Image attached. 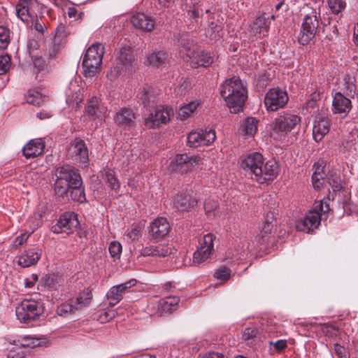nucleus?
<instances>
[{"mask_svg":"<svg viewBox=\"0 0 358 358\" xmlns=\"http://www.w3.org/2000/svg\"><path fill=\"white\" fill-rule=\"evenodd\" d=\"M332 106L334 114H339L345 117L352 109V102L350 98L338 92L334 96Z\"/></svg>","mask_w":358,"mask_h":358,"instance_id":"obj_22","label":"nucleus"},{"mask_svg":"<svg viewBox=\"0 0 358 358\" xmlns=\"http://www.w3.org/2000/svg\"><path fill=\"white\" fill-rule=\"evenodd\" d=\"M173 115V110L169 106H158L155 113H150L145 119V124L148 128L159 127L162 124L169 122L171 115Z\"/></svg>","mask_w":358,"mask_h":358,"instance_id":"obj_14","label":"nucleus"},{"mask_svg":"<svg viewBox=\"0 0 358 358\" xmlns=\"http://www.w3.org/2000/svg\"><path fill=\"white\" fill-rule=\"evenodd\" d=\"M301 122V117L292 112H282L274 120L272 131L280 136L290 132Z\"/></svg>","mask_w":358,"mask_h":358,"instance_id":"obj_8","label":"nucleus"},{"mask_svg":"<svg viewBox=\"0 0 358 358\" xmlns=\"http://www.w3.org/2000/svg\"><path fill=\"white\" fill-rule=\"evenodd\" d=\"M136 120L135 114L129 108H122L114 116L115 122L120 126H130Z\"/></svg>","mask_w":358,"mask_h":358,"instance_id":"obj_29","label":"nucleus"},{"mask_svg":"<svg viewBox=\"0 0 358 358\" xmlns=\"http://www.w3.org/2000/svg\"><path fill=\"white\" fill-rule=\"evenodd\" d=\"M262 161H264V159L260 153L253 152L241 159V166L250 177H255L258 176L257 173H262L261 171Z\"/></svg>","mask_w":358,"mask_h":358,"instance_id":"obj_16","label":"nucleus"},{"mask_svg":"<svg viewBox=\"0 0 358 358\" xmlns=\"http://www.w3.org/2000/svg\"><path fill=\"white\" fill-rule=\"evenodd\" d=\"M274 239V229L271 225L263 226L259 234L256 237L257 243L260 245H268Z\"/></svg>","mask_w":358,"mask_h":358,"instance_id":"obj_34","label":"nucleus"},{"mask_svg":"<svg viewBox=\"0 0 358 358\" xmlns=\"http://www.w3.org/2000/svg\"><path fill=\"white\" fill-rule=\"evenodd\" d=\"M199 133L201 134V140L203 145L211 144L216 138L215 131L212 128L200 129Z\"/></svg>","mask_w":358,"mask_h":358,"instance_id":"obj_43","label":"nucleus"},{"mask_svg":"<svg viewBox=\"0 0 358 358\" xmlns=\"http://www.w3.org/2000/svg\"><path fill=\"white\" fill-rule=\"evenodd\" d=\"M328 4L334 13H338L343 10L345 7V3L343 0H329Z\"/></svg>","mask_w":358,"mask_h":358,"instance_id":"obj_55","label":"nucleus"},{"mask_svg":"<svg viewBox=\"0 0 358 358\" xmlns=\"http://www.w3.org/2000/svg\"><path fill=\"white\" fill-rule=\"evenodd\" d=\"M330 120L324 115H318L314 121L313 137L316 142H320L329 133Z\"/></svg>","mask_w":358,"mask_h":358,"instance_id":"obj_23","label":"nucleus"},{"mask_svg":"<svg viewBox=\"0 0 358 358\" xmlns=\"http://www.w3.org/2000/svg\"><path fill=\"white\" fill-rule=\"evenodd\" d=\"M79 225L78 215L73 212H66L59 216L57 223L52 226L54 234H72Z\"/></svg>","mask_w":358,"mask_h":358,"instance_id":"obj_11","label":"nucleus"},{"mask_svg":"<svg viewBox=\"0 0 358 358\" xmlns=\"http://www.w3.org/2000/svg\"><path fill=\"white\" fill-rule=\"evenodd\" d=\"M137 280L134 278L112 287L107 292L106 296L109 301V306H114L118 303L123 298V296L129 292V289L135 286Z\"/></svg>","mask_w":358,"mask_h":358,"instance_id":"obj_17","label":"nucleus"},{"mask_svg":"<svg viewBox=\"0 0 358 358\" xmlns=\"http://www.w3.org/2000/svg\"><path fill=\"white\" fill-rule=\"evenodd\" d=\"M257 334V330L255 328L248 327L244 330L243 337L245 341H250L255 337H256Z\"/></svg>","mask_w":358,"mask_h":358,"instance_id":"obj_60","label":"nucleus"},{"mask_svg":"<svg viewBox=\"0 0 358 358\" xmlns=\"http://www.w3.org/2000/svg\"><path fill=\"white\" fill-rule=\"evenodd\" d=\"M259 120L253 117H248L245 119L241 124L239 132L241 135L253 136L257 131Z\"/></svg>","mask_w":358,"mask_h":358,"instance_id":"obj_31","label":"nucleus"},{"mask_svg":"<svg viewBox=\"0 0 358 358\" xmlns=\"http://www.w3.org/2000/svg\"><path fill=\"white\" fill-rule=\"evenodd\" d=\"M206 34L210 40H218L222 36V26L221 23L212 21L209 23Z\"/></svg>","mask_w":358,"mask_h":358,"instance_id":"obj_37","label":"nucleus"},{"mask_svg":"<svg viewBox=\"0 0 358 358\" xmlns=\"http://www.w3.org/2000/svg\"><path fill=\"white\" fill-rule=\"evenodd\" d=\"M196 203V199L186 192L177 194L173 201V208L178 211H189Z\"/></svg>","mask_w":358,"mask_h":358,"instance_id":"obj_25","label":"nucleus"},{"mask_svg":"<svg viewBox=\"0 0 358 358\" xmlns=\"http://www.w3.org/2000/svg\"><path fill=\"white\" fill-rule=\"evenodd\" d=\"M92 299V290L87 287L82 292H80L78 297L76 299L74 302L76 310H80L88 306L90 304Z\"/></svg>","mask_w":358,"mask_h":358,"instance_id":"obj_35","label":"nucleus"},{"mask_svg":"<svg viewBox=\"0 0 358 358\" xmlns=\"http://www.w3.org/2000/svg\"><path fill=\"white\" fill-rule=\"evenodd\" d=\"M201 134L199 130L191 131L187 136V144L192 148H196L203 145L202 140H201Z\"/></svg>","mask_w":358,"mask_h":358,"instance_id":"obj_44","label":"nucleus"},{"mask_svg":"<svg viewBox=\"0 0 358 358\" xmlns=\"http://www.w3.org/2000/svg\"><path fill=\"white\" fill-rule=\"evenodd\" d=\"M131 22L135 28L144 31H151L155 25V20L143 13H137L131 18Z\"/></svg>","mask_w":358,"mask_h":358,"instance_id":"obj_26","label":"nucleus"},{"mask_svg":"<svg viewBox=\"0 0 358 358\" xmlns=\"http://www.w3.org/2000/svg\"><path fill=\"white\" fill-rule=\"evenodd\" d=\"M188 60L190 61L192 66L197 68L199 66L208 67L213 62V56L210 52L206 50L195 51Z\"/></svg>","mask_w":358,"mask_h":358,"instance_id":"obj_28","label":"nucleus"},{"mask_svg":"<svg viewBox=\"0 0 358 358\" xmlns=\"http://www.w3.org/2000/svg\"><path fill=\"white\" fill-rule=\"evenodd\" d=\"M215 236L213 234H207L199 240V245L193 254L194 263L201 264L207 260L214 251L213 241Z\"/></svg>","mask_w":358,"mask_h":358,"instance_id":"obj_13","label":"nucleus"},{"mask_svg":"<svg viewBox=\"0 0 358 358\" xmlns=\"http://www.w3.org/2000/svg\"><path fill=\"white\" fill-rule=\"evenodd\" d=\"M76 307L74 304L70 303H64L59 306L57 308V313L59 316L66 317L70 313H74Z\"/></svg>","mask_w":358,"mask_h":358,"instance_id":"obj_46","label":"nucleus"},{"mask_svg":"<svg viewBox=\"0 0 358 358\" xmlns=\"http://www.w3.org/2000/svg\"><path fill=\"white\" fill-rule=\"evenodd\" d=\"M334 350L336 355L338 358H347L348 353L345 348L343 346L338 343H336L334 345Z\"/></svg>","mask_w":358,"mask_h":358,"instance_id":"obj_61","label":"nucleus"},{"mask_svg":"<svg viewBox=\"0 0 358 358\" xmlns=\"http://www.w3.org/2000/svg\"><path fill=\"white\" fill-rule=\"evenodd\" d=\"M42 250L38 247L33 246L24 250V252L18 255L17 263L23 268H27L36 265L41 257Z\"/></svg>","mask_w":358,"mask_h":358,"instance_id":"obj_20","label":"nucleus"},{"mask_svg":"<svg viewBox=\"0 0 358 358\" xmlns=\"http://www.w3.org/2000/svg\"><path fill=\"white\" fill-rule=\"evenodd\" d=\"M107 112V107L99 96L90 95L86 99L84 114L90 119L102 120Z\"/></svg>","mask_w":358,"mask_h":358,"instance_id":"obj_10","label":"nucleus"},{"mask_svg":"<svg viewBox=\"0 0 358 358\" xmlns=\"http://www.w3.org/2000/svg\"><path fill=\"white\" fill-rule=\"evenodd\" d=\"M138 98L145 107H152L155 104V96L152 88L148 85L138 90Z\"/></svg>","mask_w":358,"mask_h":358,"instance_id":"obj_33","label":"nucleus"},{"mask_svg":"<svg viewBox=\"0 0 358 358\" xmlns=\"http://www.w3.org/2000/svg\"><path fill=\"white\" fill-rule=\"evenodd\" d=\"M54 191L57 196H67L69 187L74 185H83L82 178L79 171L75 167L63 164L55 169L53 174Z\"/></svg>","mask_w":358,"mask_h":358,"instance_id":"obj_2","label":"nucleus"},{"mask_svg":"<svg viewBox=\"0 0 358 358\" xmlns=\"http://www.w3.org/2000/svg\"><path fill=\"white\" fill-rule=\"evenodd\" d=\"M10 42V32L9 30L3 27L0 26V48H6Z\"/></svg>","mask_w":358,"mask_h":358,"instance_id":"obj_51","label":"nucleus"},{"mask_svg":"<svg viewBox=\"0 0 358 358\" xmlns=\"http://www.w3.org/2000/svg\"><path fill=\"white\" fill-rule=\"evenodd\" d=\"M43 303L31 299H24L15 307V315L20 322L29 323L38 319L43 313Z\"/></svg>","mask_w":358,"mask_h":358,"instance_id":"obj_6","label":"nucleus"},{"mask_svg":"<svg viewBox=\"0 0 358 358\" xmlns=\"http://www.w3.org/2000/svg\"><path fill=\"white\" fill-rule=\"evenodd\" d=\"M187 17L191 20V23L194 26V24L198 22L199 17V13L196 8L189 9L187 13Z\"/></svg>","mask_w":358,"mask_h":358,"instance_id":"obj_59","label":"nucleus"},{"mask_svg":"<svg viewBox=\"0 0 358 358\" xmlns=\"http://www.w3.org/2000/svg\"><path fill=\"white\" fill-rule=\"evenodd\" d=\"M287 92L279 87L270 89L264 97V106L268 111L274 112L282 108L287 103Z\"/></svg>","mask_w":358,"mask_h":358,"instance_id":"obj_9","label":"nucleus"},{"mask_svg":"<svg viewBox=\"0 0 358 358\" xmlns=\"http://www.w3.org/2000/svg\"><path fill=\"white\" fill-rule=\"evenodd\" d=\"M275 215L274 213L271 211H268L266 215L264 216V225H271L273 227V229H274V227L275 225Z\"/></svg>","mask_w":358,"mask_h":358,"instance_id":"obj_64","label":"nucleus"},{"mask_svg":"<svg viewBox=\"0 0 358 358\" xmlns=\"http://www.w3.org/2000/svg\"><path fill=\"white\" fill-rule=\"evenodd\" d=\"M136 55L129 45L122 47L115 60V64L111 69V73L117 77L122 73H130L136 64Z\"/></svg>","mask_w":358,"mask_h":358,"instance_id":"obj_7","label":"nucleus"},{"mask_svg":"<svg viewBox=\"0 0 358 358\" xmlns=\"http://www.w3.org/2000/svg\"><path fill=\"white\" fill-rule=\"evenodd\" d=\"M156 256L165 257L173 253L174 248L169 247L167 245H155Z\"/></svg>","mask_w":358,"mask_h":358,"instance_id":"obj_54","label":"nucleus"},{"mask_svg":"<svg viewBox=\"0 0 358 358\" xmlns=\"http://www.w3.org/2000/svg\"><path fill=\"white\" fill-rule=\"evenodd\" d=\"M356 92V86L353 83L352 81L350 80V78H348V79L345 78V83H344V94L349 97L352 98L354 97Z\"/></svg>","mask_w":358,"mask_h":358,"instance_id":"obj_53","label":"nucleus"},{"mask_svg":"<svg viewBox=\"0 0 358 358\" xmlns=\"http://www.w3.org/2000/svg\"><path fill=\"white\" fill-rule=\"evenodd\" d=\"M329 211V205L327 201L321 200L315 202L313 208L309 210L303 219L296 222V229L299 231L310 233L318 227L321 220L327 218Z\"/></svg>","mask_w":358,"mask_h":358,"instance_id":"obj_3","label":"nucleus"},{"mask_svg":"<svg viewBox=\"0 0 358 358\" xmlns=\"http://www.w3.org/2000/svg\"><path fill=\"white\" fill-rule=\"evenodd\" d=\"M39 345L38 339H35L29 337H24L22 343L24 347H29L34 348Z\"/></svg>","mask_w":358,"mask_h":358,"instance_id":"obj_63","label":"nucleus"},{"mask_svg":"<svg viewBox=\"0 0 358 358\" xmlns=\"http://www.w3.org/2000/svg\"><path fill=\"white\" fill-rule=\"evenodd\" d=\"M213 276L217 280L227 281L231 276V270L226 266H221L215 271Z\"/></svg>","mask_w":358,"mask_h":358,"instance_id":"obj_49","label":"nucleus"},{"mask_svg":"<svg viewBox=\"0 0 358 358\" xmlns=\"http://www.w3.org/2000/svg\"><path fill=\"white\" fill-rule=\"evenodd\" d=\"M217 202L211 199H206L203 203L204 210L208 216L215 215V211L217 210Z\"/></svg>","mask_w":358,"mask_h":358,"instance_id":"obj_50","label":"nucleus"},{"mask_svg":"<svg viewBox=\"0 0 358 358\" xmlns=\"http://www.w3.org/2000/svg\"><path fill=\"white\" fill-rule=\"evenodd\" d=\"M45 101V97L42 96L41 93L38 92H34L33 93H29V96L27 99V102L29 104L35 105V106H41Z\"/></svg>","mask_w":358,"mask_h":358,"instance_id":"obj_47","label":"nucleus"},{"mask_svg":"<svg viewBox=\"0 0 358 358\" xmlns=\"http://www.w3.org/2000/svg\"><path fill=\"white\" fill-rule=\"evenodd\" d=\"M108 250L114 260L118 259L122 253V245L117 241H112L109 245Z\"/></svg>","mask_w":358,"mask_h":358,"instance_id":"obj_48","label":"nucleus"},{"mask_svg":"<svg viewBox=\"0 0 358 358\" xmlns=\"http://www.w3.org/2000/svg\"><path fill=\"white\" fill-rule=\"evenodd\" d=\"M199 104L200 102L196 100L180 107L178 113V118L185 120L190 117Z\"/></svg>","mask_w":358,"mask_h":358,"instance_id":"obj_39","label":"nucleus"},{"mask_svg":"<svg viewBox=\"0 0 358 358\" xmlns=\"http://www.w3.org/2000/svg\"><path fill=\"white\" fill-rule=\"evenodd\" d=\"M270 345H273L275 351L280 352L287 348V344L286 340H278L275 342H270Z\"/></svg>","mask_w":358,"mask_h":358,"instance_id":"obj_62","label":"nucleus"},{"mask_svg":"<svg viewBox=\"0 0 358 358\" xmlns=\"http://www.w3.org/2000/svg\"><path fill=\"white\" fill-rule=\"evenodd\" d=\"M103 180L112 190L117 192L120 189V184L113 171H106L103 176Z\"/></svg>","mask_w":358,"mask_h":358,"instance_id":"obj_42","label":"nucleus"},{"mask_svg":"<svg viewBox=\"0 0 358 358\" xmlns=\"http://www.w3.org/2000/svg\"><path fill=\"white\" fill-rule=\"evenodd\" d=\"M313 168L315 169L312 176V183L315 189L320 188L323 184L327 181V176L324 177V172L323 168L318 163H315Z\"/></svg>","mask_w":358,"mask_h":358,"instance_id":"obj_36","label":"nucleus"},{"mask_svg":"<svg viewBox=\"0 0 358 358\" xmlns=\"http://www.w3.org/2000/svg\"><path fill=\"white\" fill-rule=\"evenodd\" d=\"M170 225L164 217H157L150 222L148 234L152 238L159 241L164 238L169 232Z\"/></svg>","mask_w":358,"mask_h":358,"instance_id":"obj_21","label":"nucleus"},{"mask_svg":"<svg viewBox=\"0 0 358 358\" xmlns=\"http://www.w3.org/2000/svg\"><path fill=\"white\" fill-rule=\"evenodd\" d=\"M320 13L316 9H311L303 19L298 36V41L304 45L308 44L315 36L319 27Z\"/></svg>","mask_w":358,"mask_h":358,"instance_id":"obj_5","label":"nucleus"},{"mask_svg":"<svg viewBox=\"0 0 358 358\" xmlns=\"http://www.w3.org/2000/svg\"><path fill=\"white\" fill-rule=\"evenodd\" d=\"M179 43L180 46L185 50V55L187 58L192 55V54L196 51V43L193 40L182 36L179 39Z\"/></svg>","mask_w":358,"mask_h":358,"instance_id":"obj_40","label":"nucleus"},{"mask_svg":"<svg viewBox=\"0 0 358 358\" xmlns=\"http://www.w3.org/2000/svg\"><path fill=\"white\" fill-rule=\"evenodd\" d=\"M83 99V96L82 94L80 92H75L71 95H68L66 98V103L69 106L77 109L80 108V103H81Z\"/></svg>","mask_w":358,"mask_h":358,"instance_id":"obj_45","label":"nucleus"},{"mask_svg":"<svg viewBox=\"0 0 358 358\" xmlns=\"http://www.w3.org/2000/svg\"><path fill=\"white\" fill-rule=\"evenodd\" d=\"M69 155L78 166L87 167L89 164L87 147L83 140L76 138L69 148Z\"/></svg>","mask_w":358,"mask_h":358,"instance_id":"obj_12","label":"nucleus"},{"mask_svg":"<svg viewBox=\"0 0 358 358\" xmlns=\"http://www.w3.org/2000/svg\"><path fill=\"white\" fill-rule=\"evenodd\" d=\"M333 190L339 191L342 189V180L339 173L337 171L332 170L327 175V181Z\"/></svg>","mask_w":358,"mask_h":358,"instance_id":"obj_38","label":"nucleus"},{"mask_svg":"<svg viewBox=\"0 0 358 358\" xmlns=\"http://www.w3.org/2000/svg\"><path fill=\"white\" fill-rule=\"evenodd\" d=\"M37 6L36 0H19L15 9L17 17L26 23H29V21L34 22L36 14L33 8Z\"/></svg>","mask_w":358,"mask_h":358,"instance_id":"obj_18","label":"nucleus"},{"mask_svg":"<svg viewBox=\"0 0 358 358\" xmlns=\"http://www.w3.org/2000/svg\"><path fill=\"white\" fill-rule=\"evenodd\" d=\"M190 87V83L188 80H181L180 84L176 88V92L179 96H184Z\"/></svg>","mask_w":358,"mask_h":358,"instance_id":"obj_58","label":"nucleus"},{"mask_svg":"<svg viewBox=\"0 0 358 358\" xmlns=\"http://www.w3.org/2000/svg\"><path fill=\"white\" fill-rule=\"evenodd\" d=\"M10 59L8 55H0V75L5 73L10 67Z\"/></svg>","mask_w":358,"mask_h":358,"instance_id":"obj_57","label":"nucleus"},{"mask_svg":"<svg viewBox=\"0 0 358 358\" xmlns=\"http://www.w3.org/2000/svg\"><path fill=\"white\" fill-rule=\"evenodd\" d=\"M180 299L177 296H169L159 301V309L162 313H171L178 308Z\"/></svg>","mask_w":358,"mask_h":358,"instance_id":"obj_30","label":"nucleus"},{"mask_svg":"<svg viewBox=\"0 0 358 358\" xmlns=\"http://www.w3.org/2000/svg\"><path fill=\"white\" fill-rule=\"evenodd\" d=\"M61 279L54 273L45 276V284L48 287L57 289V287L60 285Z\"/></svg>","mask_w":358,"mask_h":358,"instance_id":"obj_52","label":"nucleus"},{"mask_svg":"<svg viewBox=\"0 0 358 358\" xmlns=\"http://www.w3.org/2000/svg\"><path fill=\"white\" fill-rule=\"evenodd\" d=\"M261 171L262 173H258V176L255 177L251 176V178L260 184H263L268 180H273L278 175V164L274 159L268 160L266 163H264V161H262Z\"/></svg>","mask_w":358,"mask_h":358,"instance_id":"obj_19","label":"nucleus"},{"mask_svg":"<svg viewBox=\"0 0 358 358\" xmlns=\"http://www.w3.org/2000/svg\"><path fill=\"white\" fill-rule=\"evenodd\" d=\"M141 229L139 225H134L130 230H128L126 235L131 241H136L141 237Z\"/></svg>","mask_w":358,"mask_h":358,"instance_id":"obj_56","label":"nucleus"},{"mask_svg":"<svg viewBox=\"0 0 358 358\" xmlns=\"http://www.w3.org/2000/svg\"><path fill=\"white\" fill-rule=\"evenodd\" d=\"M169 60L168 52L160 50L157 52H152L147 57L145 63L148 65H151L156 67H160L165 64Z\"/></svg>","mask_w":358,"mask_h":358,"instance_id":"obj_32","label":"nucleus"},{"mask_svg":"<svg viewBox=\"0 0 358 358\" xmlns=\"http://www.w3.org/2000/svg\"><path fill=\"white\" fill-rule=\"evenodd\" d=\"M199 158L187 154L177 155L169 166L171 171L186 173L197 163Z\"/></svg>","mask_w":358,"mask_h":358,"instance_id":"obj_15","label":"nucleus"},{"mask_svg":"<svg viewBox=\"0 0 358 358\" xmlns=\"http://www.w3.org/2000/svg\"><path fill=\"white\" fill-rule=\"evenodd\" d=\"M44 148V141L41 138L32 139L23 147L22 154L26 159L35 158L43 153Z\"/></svg>","mask_w":358,"mask_h":358,"instance_id":"obj_27","label":"nucleus"},{"mask_svg":"<svg viewBox=\"0 0 358 358\" xmlns=\"http://www.w3.org/2000/svg\"><path fill=\"white\" fill-rule=\"evenodd\" d=\"M69 192L71 199L78 202H83L85 200V189L83 185H74L69 187Z\"/></svg>","mask_w":358,"mask_h":358,"instance_id":"obj_41","label":"nucleus"},{"mask_svg":"<svg viewBox=\"0 0 358 358\" xmlns=\"http://www.w3.org/2000/svg\"><path fill=\"white\" fill-rule=\"evenodd\" d=\"M104 46L100 43L90 45L83 59V67L85 77H94L98 72L104 55Z\"/></svg>","mask_w":358,"mask_h":358,"instance_id":"obj_4","label":"nucleus"},{"mask_svg":"<svg viewBox=\"0 0 358 358\" xmlns=\"http://www.w3.org/2000/svg\"><path fill=\"white\" fill-rule=\"evenodd\" d=\"M270 27L269 18L265 13L258 16L255 20L250 24L249 31L251 35L261 38L268 33Z\"/></svg>","mask_w":358,"mask_h":358,"instance_id":"obj_24","label":"nucleus"},{"mask_svg":"<svg viewBox=\"0 0 358 358\" xmlns=\"http://www.w3.org/2000/svg\"><path fill=\"white\" fill-rule=\"evenodd\" d=\"M220 92L231 113L236 114L243 110L248 91L246 85L239 77L227 79L220 85Z\"/></svg>","mask_w":358,"mask_h":358,"instance_id":"obj_1","label":"nucleus"}]
</instances>
